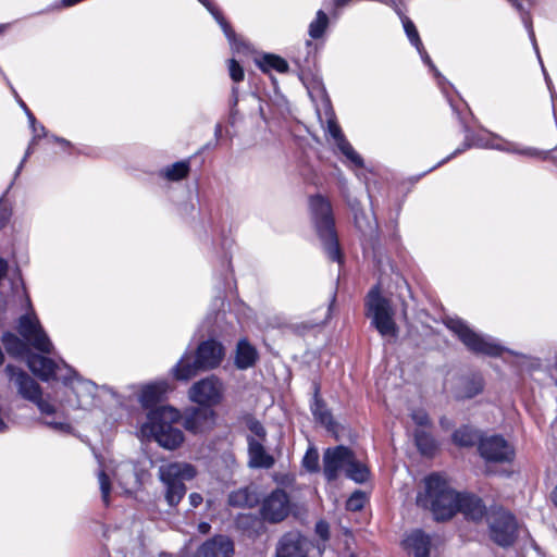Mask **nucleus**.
<instances>
[{
  "label": "nucleus",
  "mask_w": 557,
  "mask_h": 557,
  "mask_svg": "<svg viewBox=\"0 0 557 557\" xmlns=\"http://www.w3.org/2000/svg\"><path fill=\"white\" fill-rule=\"evenodd\" d=\"M449 104L453 109L454 114L459 120L462 132L465 134V140L463 143L449 156L441 160L436 165L431 168L428 172L433 171L434 169L445 164L453 158L459 156L460 153L465 152L466 150L470 149L471 147H478V148H484V149H495L499 151L510 152V153H517L521 156H527L531 158H547L548 152L540 151L535 148L531 147H520L519 145L515 143L507 141L499 137L496 134L488 133L487 136L475 134L471 131V128L467 125V123L463 121L460 112L455 108L451 100L448 99Z\"/></svg>",
  "instance_id": "nucleus-1"
},
{
  "label": "nucleus",
  "mask_w": 557,
  "mask_h": 557,
  "mask_svg": "<svg viewBox=\"0 0 557 557\" xmlns=\"http://www.w3.org/2000/svg\"><path fill=\"white\" fill-rule=\"evenodd\" d=\"M459 494L438 473H432L424 479V491L417 495V505L429 509L435 520L450 519L458 512Z\"/></svg>",
  "instance_id": "nucleus-2"
},
{
  "label": "nucleus",
  "mask_w": 557,
  "mask_h": 557,
  "mask_svg": "<svg viewBox=\"0 0 557 557\" xmlns=\"http://www.w3.org/2000/svg\"><path fill=\"white\" fill-rule=\"evenodd\" d=\"M459 494L438 473H432L424 479V491L417 495V505L429 509L435 520L450 519L458 512Z\"/></svg>",
  "instance_id": "nucleus-3"
},
{
  "label": "nucleus",
  "mask_w": 557,
  "mask_h": 557,
  "mask_svg": "<svg viewBox=\"0 0 557 557\" xmlns=\"http://www.w3.org/2000/svg\"><path fill=\"white\" fill-rule=\"evenodd\" d=\"M181 419L177 409L171 406H159L149 410L147 421L141 425V433L151 436L161 447L174 450L184 442V433L174 426Z\"/></svg>",
  "instance_id": "nucleus-4"
},
{
  "label": "nucleus",
  "mask_w": 557,
  "mask_h": 557,
  "mask_svg": "<svg viewBox=\"0 0 557 557\" xmlns=\"http://www.w3.org/2000/svg\"><path fill=\"white\" fill-rule=\"evenodd\" d=\"M446 327L454 333L455 336L466 346V348L474 354L487 357H499L507 351L512 356L528 359L524 354L507 349L496 338L491 335L476 332L462 319L458 317H448L445 320Z\"/></svg>",
  "instance_id": "nucleus-5"
},
{
  "label": "nucleus",
  "mask_w": 557,
  "mask_h": 557,
  "mask_svg": "<svg viewBox=\"0 0 557 557\" xmlns=\"http://www.w3.org/2000/svg\"><path fill=\"white\" fill-rule=\"evenodd\" d=\"M309 210L324 252L330 260L338 263L343 262L330 201L320 194L313 195L309 198Z\"/></svg>",
  "instance_id": "nucleus-6"
},
{
  "label": "nucleus",
  "mask_w": 557,
  "mask_h": 557,
  "mask_svg": "<svg viewBox=\"0 0 557 557\" xmlns=\"http://www.w3.org/2000/svg\"><path fill=\"white\" fill-rule=\"evenodd\" d=\"M224 355V347L220 342L215 339L203 341L197 347L194 361H190V357L185 352L172 368V373L178 381H188L196 376L198 371L212 370L219 367Z\"/></svg>",
  "instance_id": "nucleus-7"
},
{
  "label": "nucleus",
  "mask_w": 557,
  "mask_h": 557,
  "mask_svg": "<svg viewBox=\"0 0 557 557\" xmlns=\"http://www.w3.org/2000/svg\"><path fill=\"white\" fill-rule=\"evenodd\" d=\"M1 341L5 351L10 356L26 358L27 367L41 381L48 382L53 375H55L59 364L51 358L30 352L28 348L29 344L24 341V338L21 339L12 332H5L3 333Z\"/></svg>",
  "instance_id": "nucleus-8"
},
{
  "label": "nucleus",
  "mask_w": 557,
  "mask_h": 557,
  "mask_svg": "<svg viewBox=\"0 0 557 557\" xmlns=\"http://www.w3.org/2000/svg\"><path fill=\"white\" fill-rule=\"evenodd\" d=\"M196 474L195 467L186 462H168L159 467L158 475L165 486V500L171 507L177 506L185 496L184 481L194 479Z\"/></svg>",
  "instance_id": "nucleus-9"
},
{
  "label": "nucleus",
  "mask_w": 557,
  "mask_h": 557,
  "mask_svg": "<svg viewBox=\"0 0 557 557\" xmlns=\"http://www.w3.org/2000/svg\"><path fill=\"white\" fill-rule=\"evenodd\" d=\"M366 315L371 319V325L383 337H396L398 333L394 321V310L391 301L383 297L380 287L373 286L366 297Z\"/></svg>",
  "instance_id": "nucleus-10"
},
{
  "label": "nucleus",
  "mask_w": 557,
  "mask_h": 557,
  "mask_svg": "<svg viewBox=\"0 0 557 557\" xmlns=\"http://www.w3.org/2000/svg\"><path fill=\"white\" fill-rule=\"evenodd\" d=\"M59 364L50 380H60L76 397L75 400L69 399L72 408L88 409L94 406L98 386L90 380L81 377L74 369L69 367L63 360Z\"/></svg>",
  "instance_id": "nucleus-11"
},
{
  "label": "nucleus",
  "mask_w": 557,
  "mask_h": 557,
  "mask_svg": "<svg viewBox=\"0 0 557 557\" xmlns=\"http://www.w3.org/2000/svg\"><path fill=\"white\" fill-rule=\"evenodd\" d=\"M5 373L17 389L18 395L37 406L40 413L47 417L57 416L55 407L42 398L40 385L22 369L8 364Z\"/></svg>",
  "instance_id": "nucleus-12"
},
{
  "label": "nucleus",
  "mask_w": 557,
  "mask_h": 557,
  "mask_svg": "<svg viewBox=\"0 0 557 557\" xmlns=\"http://www.w3.org/2000/svg\"><path fill=\"white\" fill-rule=\"evenodd\" d=\"M321 91L325 94L324 87H321ZM325 103V115H326V132L329 136L334 140L338 151L346 157L356 168H363L364 162L362 157L354 149L351 144L345 137L341 126L336 121L335 113L331 107V101L326 95H324Z\"/></svg>",
  "instance_id": "nucleus-13"
},
{
  "label": "nucleus",
  "mask_w": 557,
  "mask_h": 557,
  "mask_svg": "<svg viewBox=\"0 0 557 557\" xmlns=\"http://www.w3.org/2000/svg\"><path fill=\"white\" fill-rule=\"evenodd\" d=\"M292 504L288 493L276 487L260 500V516L269 523L284 521L290 513Z\"/></svg>",
  "instance_id": "nucleus-14"
},
{
  "label": "nucleus",
  "mask_w": 557,
  "mask_h": 557,
  "mask_svg": "<svg viewBox=\"0 0 557 557\" xmlns=\"http://www.w3.org/2000/svg\"><path fill=\"white\" fill-rule=\"evenodd\" d=\"M17 332L36 350L42 354L52 351L53 345L35 314L21 315Z\"/></svg>",
  "instance_id": "nucleus-15"
},
{
  "label": "nucleus",
  "mask_w": 557,
  "mask_h": 557,
  "mask_svg": "<svg viewBox=\"0 0 557 557\" xmlns=\"http://www.w3.org/2000/svg\"><path fill=\"white\" fill-rule=\"evenodd\" d=\"M478 450L486 462L505 463L515 458L513 447L500 435L481 437Z\"/></svg>",
  "instance_id": "nucleus-16"
},
{
  "label": "nucleus",
  "mask_w": 557,
  "mask_h": 557,
  "mask_svg": "<svg viewBox=\"0 0 557 557\" xmlns=\"http://www.w3.org/2000/svg\"><path fill=\"white\" fill-rule=\"evenodd\" d=\"M189 399L200 406L212 407L223 398V384L214 375L193 384L188 392Z\"/></svg>",
  "instance_id": "nucleus-17"
},
{
  "label": "nucleus",
  "mask_w": 557,
  "mask_h": 557,
  "mask_svg": "<svg viewBox=\"0 0 557 557\" xmlns=\"http://www.w3.org/2000/svg\"><path fill=\"white\" fill-rule=\"evenodd\" d=\"M516 518L507 511H498L490 523L491 539L499 546L507 547L517 539Z\"/></svg>",
  "instance_id": "nucleus-18"
},
{
  "label": "nucleus",
  "mask_w": 557,
  "mask_h": 557,
  "mask_svg": "<svg viewBox=\"0 0 557 557\" xmlns=\"http://www.w3.org/2000/svg\"><path fill=\"white\" fill-rule=\"evenodd\" d=\"M354 211L355 225L360 231L364 250H375L379 244V225L374 216L368 215L355 199L348 202Z\"/></svg>",
  "instance_id": "nucleus-19"
},
{
  "label": "nucleus",
  "mask_w": 557,
  "mask_h": 557,
  "mask_svg": "<svg viewBox=\"0 0 557 557\" xmlns=\"http://www.w3.org/2000/svg\"><path fill=\"white\" fill-rule=\"evenodd\" d=\"M184 428L194 434H202L213 429L215 412L207 406L186 408L183 414Z\"/></svg>",
  "instance_id": "nucleus-20"
},
{
  "label": "nucleus",
  "mask_w": 557,
  "mask_h": 557,
  "mask_svg": "<svg viewBox=\"0 0 557 557\" xmlns=\"http://www.w3.org/2000/svg\"><path fill=\"white\" fill-rule=\"evenodd\" d=\"M352 451L350 448L338 445L327 448L323 455V474L327 482L335 481L339 472L347 468L350 462Z\"/></svg>",
  "instance_id": "nucleus-21"
},
{
  "label": "nucleus",
  "mask_w": 557,
  "mask_h": 557,
  "mask_svg": "<svg viewBox=\"0 0 557 557\" xmlns=\"http://www.w3.org/2000/svg\"><path fill=\"white\" fill-rule=\"evenodd\" d=\"M233 554V541L226 535H215L197 549L195 557H232Z\"/></svg>",
  "instance_id": "nucleus-22"
},
{
  "label": "nucleus",
  "mask_w": 557,
  "mask_h": 557,
  "mask_svg": "<svg viewBox=\"0 0 557 557\" xmlns=\"http://www.w3.org/2000/svg\"><path fill=\"white\" fill-rule=\"evenodd\" d=\"M308 546V541L299 533H286L280 540L276 557H307Z\"/></svg>",
  "instance_id": "nucleus-23"
},
{
  "label": "nucleus",
  "mask_w": 557,
  "mask_h": 557,
  "mask_svg": "<svg viewBox=\"0 0 557 557\" xmlns=\"http://www.w3.org/2000/svg\"><path fill=\"white\" fill-rule=\"evenodd\" d=\"M248 444V465L252 469H270L275 460L264 448L263 444L257 441L252 435L247 436Z\"/></svg>",
  "instance_id": "nucleus-24"
},
{
  "label": "nucleus",
  "mask_w": 557,
  "mask_h": 557,
  "mask_svg": "<svg viewBox=\"0 0 557 557\" xmlns=\"http://www.w3.org/2000/svg\"><path fill=\"white\" fill-rule=\"evenodd\" d=\"M458 512H462L467 519L479 521L486 513L483 500L473 494L460 493L458 498Z\"/></svg>",
  "instance_id": "nucleus-25"
},
{
  "label": "nucleus",
  "mask_w": 557,
  "mask_h": 557,
  "mask_svg": "<svg viewBox=\"0 0 557 557\" xmlns=\"http://www.w3.org/2000/svg\"><path fill=\"white\" fill-rule=\"evenodd\" d=\"M168 388L166 381H158L143 386L138 398L140 405L146 409H157V405L162 401Z\"/></svg>",
  "instance_id": "nucleus-26"
},
{
  "label": "nucleus",
  "mask_w": 557,
  "mask_h": 557,
  "mask_svg": "<svg viewBox=\"0 0 557 557\" xmlns=\"http://www.w3.org/2000/svg\"><path fill=\"white\" fill-rule=\"evenodd\" d=\"M227 503L234 508H253L260 504V497L257 487L249 485L231 492Z\"/></svg>",
  "instance_id": "nucleus-27"
},
{
  "label": "nucleus",
  "mask_w": 557,
  "mask_h": 557,
  "mask_svg": "<svg viewBox=\"0 0 557 557\" xmlns=\"http://www.w3.org/2000/svg\"><path fill=\"white\" fill-rule=\"evenodd\" d=\"M484 380L481 374L473 373L462 376L456 387L455 396L458 399H470L482 393Z\"/></svg>",
  "instance_id": "nucleus-28"
},
{
  "label": "nucleus",
  "mask_w": 557,
  "mask_h": 557,
  "mask_svg": "<svg viewBox=\"0 0 557 557\" xmlns=\"http://www.w3.org/2000/svg\"><path fill=\"white\" fill-rule=\"evenodd\" d=\"M405 544L414 557H430L432 536L421 529H417L406 537Z\"/></svg>",
  "instance_id": "nucleus-29"
},
{
  "label": "nucleus",
  "mask_w": 557,
  "mask_h": 557,
  "mask_svg": "<svg viewBox=\"0 0 557 557\" xmlns=\"http://www.w3.org/2000/svg\"><path fill=\"white\" fill-rule=\"evenodd\" d=\"M519 13L521 22L524 28L528 32L529 38L532 42L533 49L535 53L539 54V46L535 38V33L533 29L532 16L528 8H525V3L528 7H534L537 3V0H507Z\"/></svg>",
  "instance_id": "nucleus-30"
},
{
  "label": "nucleus",
  "mask_w": 557,
  "mask_h": 557,
  "mask_svg": "<svg viewBox=\"0 0 557 557\" xmlns=\"http://www.w3.org/2000/svg\"><path fill=\"white\" fill-rule=\"evenodd\" d=\"M310 410L315 421L324 425L327 430H333L335 428L333 416L327 409L324 400L320 397V387L318 385L314 386V394L310 404Z\"/></svg>",
  "instance_id": "nucleus-31"
},
{
  "label": "nucleus",
  "mask_w": 557,
  "mask_h": 557,
  "mask_svg": "<svg viewBox=\"0 0 557 557\" xmlns=\"http://www.w3.org/2000/svg\"><path fill=\"white\" fill-rule=\"evenodd\" d=\"M258 359L256 348L247 339H240L236 346L235 366L239 370H246L255 366Z\"/></svg>",
  "instance_id": "nucleus-32"
},
{
  "label": "nucleus",
  "mask_w": 557,
  "mask_h": 557,
  "mask_svg": "<svg viewBox=\"0 0 557 557\" xmlns=\"http://www.w3.org/2000/svg\"><path fill=\"white\" fill-rule=\"evenodd\" d=\"M257 65L264 73L270 70H274L278 73H287L289 70L287 61L273 53H264L259 60H257Z\"/></svg>",
  "instance_id": "nucleus-33"
},
{
  "label": "nucleus",
  "mask_w": 557,
  "mask_h": 557,
  "mask_svg": "<svg viewBox=\"0 0 557 557\" xmlns=\"http://www.w3.org/2000/svg\"><path fill=\"white\" fill-rule=\"evenodd\" d=\"M481 437L479 431L469 425H463L453 433L454 443L461 447H471L476 443L479 444Z\"/></svg>",
  "instance_id": "nucleus-34"
},
{
  "label": "nucleus",
  "mask_w": 557,
  "mask_h": 557,
  "mask_svg": "<svg viewBox=\"0 0 557 557\" xmlns=\"http://www.w3.org/2000/svg\"><path fill=\"white\" fill-rule=\"evenodd\" d=\"M190 171L188 160L177 161L162 170L161 174L170 182H178L185 178Z\"/></svg>",
  "instance_id": "nucleus-35"
},
{
  "label": "nucleus",
  "mask_w": 557,
  "mask_h": 557,
  "mask_svg": "<svg viewBox=\"0 0 557 557\" xmlns=\"http://www.w3.org/2000/svg\"><path fill=\"white\" fill-rule=\"evenodd\" d=\"M329 24V15L323 10H318L315 17L309 24L308 35L314 40L322 38Z\"/></svg>",
  "instance_id": "nucleus-36"
},
{
  "label": "nucleus",
  "mask_w": 557,
  "mask_h": 557,
  "mask_svg": "<svg viewBox=\"0 0 557 557\" xmlns=\"http://www.w3.org/2000/svg\"><path fill=\"white\" fill-rule=\"evenodd\" d=\"M394 11L399 16L403 27H404V30H405L406 36H407L408 40L410 41V44L414 48H421L422 41H421L420 35L418 33V29H417L414 23L408 16H406L404 14V12L399 8V5H397L394 9Z\"/></svg>",
  "instance_id": "nucleus-37"
},
{
  "label": "nucleus",
  "mask_w": 557,
  "mask_h": 557,
  "mask_svg": "<svg viewBox=\"0 0 557 557\" xmlns=\"http://www.w3.org/2000/svg\"><path fill=\"white\" fill-rule=\"evenodd\" d=\"M414 442L418 450L424 456H432L437 449L434 437L423 430H417L414 432Z\"/></svg>",
  "instance_id": "nucleus-38"
},
{
  "label": "nucleus",
  "mask_w": 557,
  "mask_h": 557,
  "mask_svg": "<svg viewBox=\"0 0 557 557\" xmlns=\"http://www.w3.org/2000/svg\"><path fill=\"white\" fill-rule=\"evenodd\" d=\"M346 476L356 483H364L369 479V469L361 462L357 461L352 456L350 462L347 463Z\"/></svg>",
  "instance_id": "nucleus-39"
},
{
  "label": "nucleus",
  "mask_w": 557,
  "mask_h": 557,
  "mask_svg": "<svg viewBox=\"0 0 557 557\" xmlns=\"http://www.w3.org/2000/svg\"><path fill=\"white\" fill-rule=\"evenodd\" d=\"M416 49H417L418 53L420 54L422 62L433 72L434 77L436 78L437 84H438L440 88L442 89V91L444 94H446L447 92V87L450 86V84L441 74V72L436 69V66L432 62L430 55L425 51V49L423 47V44L421 45V48H416Z\"/></svg>",
  "instance_id": "nucleus-40"
},
{
  "label": "nucleus",
  "mask_w": 557,
  "mask_h": 557,
  "mask_svg": "<svg viewBox=\"0 0 557 557\" xmlns=\"http://www.w3.org/2000/svg\"><path fill=\"white\" fill-rule=\"evenodd\" d=\"M302 467L310 473L320 470L319 453L314 447H309L302 458Z\"/></svg>",
  "instance_id": "nucleus-41"
},
{
  "label": "nucleus",
  "mask_w": 557,
  "mask_h": 557,
  "mask_svg": "<svg viewBox=\"0 0 557 557\" xmlns=\"http://www.w3.org/2000/svg\"><path fill=\"white\" fill-rule=\"evenodd\" d=\"M98 481L101 491V498L106 506L109 505V497L111 492V481L104 470L98 472Z\"/></svg>",
  "instance_id": "nucleus-42"
},
{
  "label": "nucleus",
  "mask_w": 557,
  "mask_h": 557,
  "mask_svg": "<svg viewBox=\"0 0 557 557\" xmlns=\"http://www.w3.org/2000/svg\"><path fill=\"white\" fill-rule=\"evenodd\" d=\"M366 495L361 491H356L346 502V508L350 511H359L364 507Z\"/></svg>",
  "instance_id": "nucleus-43"
},
{
  "label": "nucleus",
  "mask_w": 557,
  "mask_h": 557,
  "mask_svg": "<svg viewBox=\"0 0 557 557\" xmlns=\"http://www.w3.org/2000/svg\"><path fill=\"white\" fill-rule=\"evenodd\" d=\"M57 416L54 417H45L41 422L49 426L50 429H52L53 431L55 432H59V433H70L71 430H72V426L66 423L65 421H60V420H57L55 419Z\"/></svg>",
  "instance_id": "nucleus-44"
},
{
  "label": "nucleus",
  "mask_w": 557,
  "mask_h": 557,
  "mask_svg": "<svg viewBox=\"0 0 557 557\" xmlns=\"http://www.w3.org/2000/svg\"><path fill=\"white\" fill-rule=\"evenodd\" d=\"M26 116L28 119L29 126H30L32 132H33L32 143H37L40 138L48 137V133L46 131V127L42 124L38 125V128L40 129V133H37V124L38 123L36 121L35 115L32 113V111H27Z\"/></svg>",
  "instance_id": "nucleus-45"
},
{
  "label": "nucleus",
  "mask_w": 557,
  "mask_h": 557,
  "mask_svg": "<svg viewBox=\"0 0 557 557\" xmlns=\"http://www.w3.org/2000/svg\"><path fill=\"white\" fill-rule=\"evenodd\" d=\"M228 72L233 82L239 83L244 81V69L235 59L228 61Z\"/></svg>",
  "instance_id": "nucleus-46"
},
{
  "label": "nucleus",
  "mask_w": 557,
  "mask_h": 557,
  "mask_svg": "<svg viewBox=\"0 0 557 557\" xmlns=\"http://www.w3.org/2000/svg\"><path fill=\"white\" fill-rule=\"evenodd\" d=\"M411 419L419 426H428L430 425V418L425 410L416 409L411 412Z\"/></svg>",
  "instance_id": "nucleus-47"
},
{
  "label": "nucleus",
  "mask_w": 557,
  "mask_h": 557,
  "mask_svg": "<svg viewBox=\"0 0 557 557\" xmlns=\"http://www.w3.org/2000/svg\"><path fill=\"white\" fill-rule=\"evenodd\" d=\"M249 431L260 438H264L267 435L265 429L260 421L257 419H249L247 422Z\"/></svg>",
  "instance_id": "nucleus-48"
},
{
  "label": "nucleus",
  "mask_w": 557,
  "mask_h": 557,
  "mask_svg": "<svg viewBox=\"0 0 557 557\" xmlns=\"http://www.w3.org/2000/svg\"><path fill=\"white\" fill-rule=\"evenodd\" d=\"M352 0H332L331 15L336 18L342 14V11L350 4Z\"/></svg>",
  "instance_id": "nucleus-49"
},
{
  "label": "nucleus",
  "mask_w": 557,
  "mask_h": 557,
  "mask_svg": "<svg viewBox=\"0 0 557 557\" xmlns=\"http://www.w3.org/2000/svg\"><path fill=\"white\" fill-rule=\"evenodd\" d=\"M11 210L5 202L0 199V227H2L10 219Z\"/></svg>",
  "instance_id": "nucleus-50"
},
{
  "label": "nucleus",
  "mask_w": 557,
  "mask_h": 557,
  "mask_svg": "<svg viewBox=\"0 0 557 557\" xmlns=\"http://www.w3.org/2000/svg\"><path fill=\"white\" fill-rule=\"evenodd\" d=\"M36 143H32V141L29 143V145H28V147H27V149L25 151V154H24L23 159L21 160V162H20V164H18V166H17V169H16V171L14 173V177H17L20 175V173L22 172L25 162L27 161L29 156L34 152V145Z\"/></svg>",
  "instance_id": "nucleus-51"
},
{
  "label": "nucleus",
  "mask_w": 557,
  "mask_h": 557,
  "mask_svg": "<svg viewBox=\"0 0 557 557\" xmlns=\"http://www.w3.org/2000/svg\"><path fill=\"white\" fill-rule=\"evenodd\" d=\"M315 532L322 540H327L329 539V524L324 521L317 522Z\"/></svg>",
  "instance_id": "nucleus-52"
},
{
  "label": "nucleus",
  "mask_w": 557,
  "mask_h": 557,
  "mask_svg": "<svg viewBox=\"0 0 557 557\" xmlns=\"http://www.w3.org/2000/svg\"><path fill=\"white\" fill-rule=\"evenodd\" d=\"M238 95H239L238 87L233 86L232 90H231L230 108H234V107L237 108Z\"/></svg>",
  "instance_id": "nucleus-53"
},
{
  "label": "nucleus",
  "mask_w": 557,
  "mask_h": 557,
  "mask_svg": "<svg viewBox=\"0 0 557 557\" xmlns=\"http://www.w3.org/2000/svg\"><path fill=\"white\" fill-rule=\"evenodd\" d=\"M239 119V111L237 108H230L228 123L234 126Z\"/></svg>",
  "instance_id": "nucleus-54"
},
{
  "label": "nucleus",
  "mask_w": 557,
  "mask_h": 557,
  "mask_svg": "<svg viewBox=\"0 0 557 557\" xmlns=\"http://www.w3.org/2000/svg\"><path fill=\"white\" fill-rule=\"evenodd\" d=\"M189 502L193 507H198L202 503V496L198 493H191L189 495Z\"/></svg>",
  "instance_id": "nucleus-55"
},
{
  "label": "nucleus",
  "mask_w": 557,
  "mask_h": 557,
  "mask_svg": "<svg viewBox=\"0 0 557 557\" xmlns=\"http://www.w3.org/2000/svg\"><path fill=\"white\" fill-rule=\"evenodd\" d=\"M55 143L61 145L63 148H72V143L63 137L55 138Z\"/></svg>",
  "instance_id": "nucleus-56"
},
{
  "label": "nucleus",
  "mask_w": 557,
  "mask_h": 557,
  "mask_svg": "<svg viewBox=\"0 0 557 557\" xmlns=\"http://www.w3.org/2000/svg\"><path fill=\"white\" fill-rule=\"evenodd\" d=\"M8 429H9V426L3 419V411H2V408L0 407V433L8 431Z\"/></svg>",
  "instance_id": "nucleus-57"
},
{
  "label": "nucleus",
  "mask_w": 557,
  "mask_h": 557,
  "mask_svg": "<svg viewBox=\"0 0 557 557\" xmlns=\"http://www.w3.org/2000/svg\"><path fill=\"white\" fill-rule=\"evenodd\" d=\"M246 521L255 522V521H257V519L255 517H252V516H242L238 519V524L240 527H244Z\"/></svg>",
  "instance_id": "nucleus-58"
},
{
  "label": "nucleus",
  "mask_w": 557,
  "mask_h": 557,
  "mask_svg": "<svg viewBox=\"0 0 557 557\" xmlns=\"http://www.w3.org/2000/svg\"><path fill=\"white\" fill-rule=\"evenodd\" d=\"M335 299H336V295L333 294L332 295V299H331V304L329 306L327 313H326V317H325V320L323 321V323H325L331 318V311H332V308H333V306L335 304Z\"/></svg>",
  "instance_id": "nucleus-59"
},
{
  "label": "nucleus",
  "mask_w": 557,
  "mask_h": 557,
  "mask_svg": "<svg viewBox=\"0 0 557 557\" xmlns=\"http://www.w3.org/2000/svg\"><path fill=\"white\" fill-rule=\"evenodd\" d=\"M198 528H199V531H200L201 533H207V532H209V530H210V528H211V527H210V524H209V523H207V522H201V523L199 524V527H198Z\"/></svg>",
  "instance_id": "nucleus-60"
},
{
  "label": "nucleus",
  "mask_w": 557,
  "mask_h": 557,
  "mask_svg": "<svg viewBox=\"0 0 557 557\" xmlns=\"http://www.w3.org/2000/svg\"><path fill=\"white\" fill-rule=\"evenodd\" d=\"M222 135V125L221 124H216L215 127H214V136L216 139H219Z\"/></svg>",
  "instance_id": "nucleus-61"
},
{
  "label": "nucleus",
  "mask_w": 557,
  "mask_h": 557,
  "mask_svg": "<svg viewBox=\"0 0 557 557\" xmlns=\"http://www.w3.org/2000/svg\"><path fill=\"white\" fill-rule=\"evenodd\" d=\"M440 423H441L442 428H444V429H448L450 426V421L445 417H443L440 420Z\"/></svg>",
  "instance_id": "nucleus-62"
},
{
  "label": "nucleus",
  "mask_w": 557,
  "mask_h": 557,
  "mask_svg": "<svg viewBox=\"0 0 557 557\" xmlns=\"http://www.w3.org/2000/svg\"><path fill=\"white\" fill-rule=\"evenodd\" d=\"M49 138L55 143V138H60V137L57 135H50Z\"/></svg>",
  "instance_id": "nucleus-63"
}]
</instances>
